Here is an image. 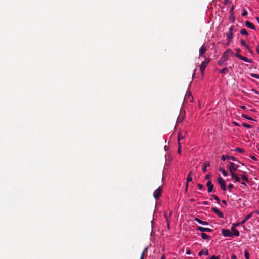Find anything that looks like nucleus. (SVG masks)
Listing matches in <instances>:
<instances>
[{
    "label": "nucleus",
    "mask_w": 259,
    "mask_h": 259,
    "mask_svg": "<svg viewBox=\"0 0 259 259\" xmlns=\"http://www.w3.org/2000/svg\"><path fill=\"white\" fill-rule=\"evenodd\" d=\"M231 176L236 182H239L240 181V178L235 173L231 174Z\"/></svg>",
    "instance_id": "nucleus-23"
},
{
    "label": "nucleus",
    "mask_w": 259,
    "mask_h": 259,
    "mask_svg": "<svg viewBox=\"0 0 259 259\" xmlns=\"http://www.w3.org/2000/svg\"><path fill=\"white\" fill-rule=\"evenodd\" d=\"M234 9V6H232L231 10H233Z\"/></svg>",
    "instance_id": "nucleus-62"
},
{
    "label": "nucleus",
    "mask_w": 259,
    "mask_h": 259,
    "mask_svg": "<svg viewBox=\"0 0 259 259\" xmlns=\"http://www.w3.org/2000/svg\"><path fill=\"white\" fill-rule=\"evenodd\" d=\"M240 108L242 109H246V107L245 106H240Z\"/></svg>",
    "instance_id": "nucleus-50"
},
{
    "label": "nucleus",
    "mask_w": 259,
    "mask_h": 259,
    "mask_svg": "<svg viewBox=\"0 0 259 259\" xmlns=\"http://www.w3.org/2000/svg\"><path fill=\"white\" fill-rule=\"evenodd\" d=\"M211 210L213 212L217 214L218 215V217H220V218H224V215L223 213L221 211H220L217 207H212Z\"/></svg>",
    "instance_id": "nucleus-10"
},
{
    "label": "nucleus",
    "mask_w": 259,
    "mask_h": 259,
    "mask_svg": "<svg viewBox=\"0 0 259 259\" xmlns=\"http://www.w3.org/2000/svg\"><path fill=\"white\" fill-rule=\"evenodd\" d=\"M230 0H225V4H227L229 2Z\"/></svg>",
    "instance_id": "nucleus-51"
},
{
    "label": "nucleus",
    "mask_w": 259,
    "mask_h": 259,
    "mask_svg": "<svg viewBox=\"0 0 259 259\" xmlns=\"http://www.w3.org/2000/svg\"><path fill=\"white\" fill-rule=\"evenodd\" d=\"M233 54V52H232V51L230 49H228L226 51H225L223 53L221 58L224 60V61L226 62L228 60L229 56Z\"/></svg>",
    "instance_id": "nucleus-1"
},
{
    "label": "nucleus",
    "mask_w": 259,
    "mask_h": 259,
    "mask_svg": "<svg viewBox=\"0 0 259 259\" xmlns=\"http://www.w3.org/2000/svg\"><path fill=\"white\" fill-rule=\"evenodd\" d=\"M241 178H242L243 180H244L245 181H246L247 182H249V181H248V178H247V177L246 175H244V174H243V175H241Z\"/></svg>",
    "instance_id": "nucleus-30"
},
{
    "label": "nucleus",
    "mask_w": 259,
    "mask_h": 259,
    "mask_svg": "<svg viewBox=\"0 0 259 259\" xmlns=\"http://www.w3.org/2000/svg\"><path fill=\"white\" fill-rule=\"evenodd\" d=\"M233 124L235 126H240L239 124H238V123L237 122H233Z\"/></svg>",
    "instance_id": "nucleus-43"
},
{
    "label": "nucleus",
    "mask_w": 259,
    "mask_h": 259,
    "mask_svg": "<svg viewBox=\"0 0 259 259\" xmlns=\"http://www.w3.org/2000/svg\"><path fill=\"white\" fill-rule=\"evenodd\" d=\"M258 150L259 151V147L258 148Z\"/></svg>",
    "instance_id": "nucleus-63"
},
{
    "label": "nucleus",
    "mask_w": 259,
    "mask_h": 259,
    "mask_svg": "<svg viewBox=\"0 0 259 259\" xmlns=\"http://www.w3.org/2000/svg\"><path fill=\"white\" fill-rule=\"evenodd\" d=\"M250 158L254 161H257V159L256 158V157L254 156H253V155H251L250 156Z\"/></svg>",
    "instance_id": "nucleus-42"
},
{
    "label": "nucleus",
    "mask_w": 259,
    "mask_h": 259,
    "mask_svg": "<svg viewBox=\"0 0 259 259\" xmlns=\"http://www.w3.org/2000/svg\"><path fill=\"white\" fill-rule=\"evenodd\" d=\"M252 91H253L255 94H258V92L255 89H252Z\"/></svg>",
    "instance_id": "nucleus-49"
},
{
    "label": "nucleus",
    "mask_w": 259,
    "mask_h": 259,
    "mask_svg": "<svg viewBox=\"0 0 259 259\" xmlns=\"http://www.w3.org/2000/svg\"><path fill=\"white\" fill-rule=\"evenodd\" d=\"M253 213H250L249 214H247L245 218L241 221L239 223L241 225H243L247 220H248L252 216Z\"/></svg>",
    "instance_id": "nucleus-16"
},
{
    "label": "nucleus",
    "mask_w": 259,
    "mask_h": 259,
    "mask_svg": "<svg viewBox=\"0 0 259 259\" xmlns=\"http://www.w3.org/2000/svg\"><path fill=\"white\" fill-rule=\"evenodd\" d=\"M229 72L228 69L226 67L223 68L221 70H220L219 72L221 74H226Z\"/></svg>",
    "instance_id": "nucleus-25"
},
{
    "label": "nucleus",
    "mask_w": 259,
    "mask_h": 259,
    "mask_svg": "<svg viewBox=\"0 0 259 259\" xmlns=\"http://www.w3.org/2000/svg\"><path fill=\"white\" fill-rule=\"evenodd\" d=\"M162 188L159 186L153 193V196L156 199H158L161 195Z\"/></svg>",
    "instance_id": "nucleus-7"
},
{
    "label": "nucleus",
    "mask_w": 259,
    "mask_h": 259,
    "mask_svg": "<svg viewBox=\"0 0 259 259\" xmlns=\"http://www.w3.org/2000/svg\"><path fill=\"white\" fill-rule=\"evenodd\" d=\"M144 253L142 252L141 254L140 258V259H144Z\"/></svg>",
    "instance_id": "nucleus-45"
},
{
    "label": "nucleus",
    "mask_w": 259,
    "mask_h": 259,
    "mask_svg": "<svg viewBox=\"0 0 259 259\" xmlns=\"http://www.w3.org/2000/svg\"><path fill=\"white\" fill-rule=\"evenodd\" d=\"M206 48L204 47V45H202L200 48L199 49V56H200L203 54H204L206 52Z\"/></svg>",
    "instance_id": "nucleus-19"
},
{
    "label": "nucleus",
    "mask_w": 259,
    "mask_h": 259,
    "mask_svg": "<svg viewBox=\"0 0 259 259\" xmlns=\"http://www.w3.org/2000/svg\"><path fill=\"white\" fill-rule=\"evenodd\" d=\"M210 177V174H207L206 175V177H205V179H209Z\"/></svg>",
    "instance_id": "nucleus-47"
},
{
    "label": "nucleus",
    "mask_w": 259,
    "mask_h": 259,
    "mask_svg": "<svg viewBox=\"0 0 259 259\" xmlns=\"http://www.w3.org/2000/svg\"><path fill=\"white\" fill-rule=\"evenodd\" d=\"M231 259H237V257L235 254H233L231 256Z\"/></svg>",
    "instance_id": "nucleus-46"
},
{
    "label": "nucleus",
    "mask_w": 259,
    "mask_h": 259,
    "mask_svg": "<svg viewBox=\"0 0 259 259\" xmlns=\"http://www.w3.org/2000/svg\"><path fill=\"white\" fill-rule=\"evenodd\" d=\"M241 185L246 186V183L244 182H242L241 183Z\"/></svg>",
    "instance_id": "nucleus-53"
},
{
    "label": "nucleus",
    "mask_w": 259,
    "mask_h": 259,
    "mask_svg": "<svg viewBox=\"0 0 259 259\" xmlns=\"http://www.w3.org/2000/svg\"><path fill=\"white\" fill-rule=\"evenodd\" d=\"M218 182L220 185L221 189L223 191H226L227 189L226 186V183L221 177H220L218 178Z\"/></svg>",
    "instance_id": "nucleus-4"
},
{
    "label": "nucleus",
    "mask_w": 259,
    "mask_h": 259,
    "mask_svg": "<svg viewBox=\"0 0 259 259\" xmlns=\"http://www.w3.org/2000/svg\"><path fill=\"white\" fill-rule=\"evenodd\" d=\"M242 117L249 120H253V119L251 117L248 116L246 114H242Z\"/></svg>",
    "instance_id": "nucleus-28"
},
{
    "label": "nucleus",
    "mask_w": 259,
    "mask_h": 259,
    "mask_svg": "<svg viewBox=\"0 0 259 259\" xmlns=\"http://www.w3.org/2000/svg\"><path fill=\"white\" fill-rule=\"evenodd\" d=\"M256 51L258 53V54H259V47H257L256 48Z\"/></svg>",
    "instance_id": "nucleus-55"
},
{
    "label": "nucleus",
    "mask_w": 259,
    "mask_h": 259,
    "mask_svg": "<svg viewBox=\"0 0 259 259\" xmlns=\"http://www.w3.org/2000/svg\"><path fill=\"white\" fill-rule=\"evenodd\" d=\"M244 256L246 259H249V254L247 250L244 251Z\"/></svg>",
    "instance_id": "nucleus-32"
},
{
    "label": "nucleus",
    "mask_w": 259,
    "mask_h": 259,
    "mask_svg": "<svg viewBox=\"0 0 259 259\" xmlns=\"http://www.w3.org/2000/svg\"><path fill=\"white\" fill-rule=\"evenodd\" d=\"M240 34L245 36H248V35L247 31L245 29H242L240 30Z\"/></svg>",
    "instance_id": "nucleus-26"
},
{
    "label": "nucleus",
    "mask_w": 259,
    "mask_h": 259,
    "mask_svg": "<svg viewBox=\"0 0 259 259\" xmlns=\"http://www.w3.org/2000/svg\"><path fill=\"white\" fill-rule=\"evenodd\" d=\"M147 247H146V248L144 249V250H143V251L142 252H144V253H145V252L146 251H147Z\"/></svg>",
    "instance_id": "nucleus-52"
},
{
    "label": "nucleus",
    "mask_w": 259,
    "mask_h": 259,
    "mask_svg": "<svg viewBox=\"0 0 259 259\" xmlns=\"http://www.w3.org/2000/svg\"><path fill=\"white\" fill-rule=\"evenodd\" d=\"M161 259H165V256L164 255H163L161 257Z\"/></svg>",
    "instance_id": "nucleus-57"
},
{
    "label": "nucleus",
    "mask_w": 259,
    "mask_h": 259,
    "mask_svg": "<svg viewBox=\"0 0 259 259\" xmlns=\"http://www.w3.org/2000/svg\"><path fill=\"white\" fill-rule=\"evenodd\" d=\"M185 131H180L178 134V143H180V140L181 139H183L185 138L186 135Z\"/></svg>",
    "instance_id": "nucleus-9"
},
{
    "label": "nucleus",
    "mask_w": 259,
    "mask_h": 259,
    "mask_svg": "<svg viewBox=\"0 0 259 259\" xmlns=\"http://www.w3.org/2000/svg\"><path fill=\"white\" fill-rule=\"evenodd\" d=\"M241 44L242 46H245L247 49H250L249 46L246 44V43L244 40L241 41Z\"/></svg>",
    "instance_id": "nucleus-29"
},
{
    "label": "nucleus",
    "mask_w": 259,
    "mask_h": 259,
    "mask_svg": "<svg viewBox=\"0 0 259 259\" xmlns=\"http://www.w3.org/2000/svg\"><path fill=\"white\" fill-rule=\"evenodd\" d=\"M225 62H226L224 61V60L222 58H221L220 60L218 61V64L220 66L226 65V63H225Z\"/></svg>",
    "instance_id": "nucleus-24"
},
{
    "label": "nucleus",
    "mask_w": 259,
    "mask_h": 259,
    "mask_svg": "<svg viewBox=\"0 0 259 259\" xmlns=\"http://www.w3.org/2000/svg\"><path fill=\"white\" fill-rule=\"evenodd\" d=\"M202 203L203 205H208V202L207 201H204Z\"/></svg>",
    "instance_id": "nucleus-48"
},
{
    "label": "nucleus",
    "mask_w": 259,
    "mask_h": 259,
    "mask_svg": "<svg viewBox=\"0 0 259 259\" xmlns=\"http://www.w3.org/2000/svg\"><path fill=\"white\" fill-rule=\"evenodd\" d=\"M186 254H190V250H188V251L186 252Z\"/></svg>",
    "instance_id": "nucleus-56"
},
{
    "label": "nucleus",
    "mask_w": 259,
    "mask_h": 259,
    "mask_svg": "<svg viewBox=\"0 0 259 259\" xmlns=\"http://www.w3.org/2000/svg\"><path fill=\"white\" fill-rule=\"evenodd\" d=\"M236 50L237 52H240L241 51L240 49H237Z\"/></svg>",
    "instance_id": "nucleus-60"
},
{
    "label": "nucleus",
    "mask_w": 259,
    "mask_h": 259,
    "mask_svg": "<svg viewBox=\"0 0 259 259\" xmlns=\"http://www.w3.org/2000/svg\"><path fill=\"white\" fill-rule=\"evenodd\" d=\"M171 213H172V212H170V214H169V217H170L171 215Z\"/></svg>",
    "instance_id": "nucleus-61"
},
{
    "label": "nucleus",
    "mask_w": 259,
    "mask_h": 259,
    "mask_svg": "<svg viewBox=\"0 0 259 259\" xmlns=\"http://www.w3.org/2000/svg\"><path fill=\"white\" fill-rule=\"evenodd\" d=\"M197 186L200 190H202L203 189V185L201 184H198Z\"/></svg>",
    "instance_id": "nucleus-38"
},
{
    "label": "nucleus",
    "mask_w": 259,
    "mask_h": 259,
    "mask_svg": "<svg viewBox=\"0 0 259 259\" xmlns=\"http://www.w3.org/2000/svg\"><path fill=\"white\" fill-rule=\"evenodd\" d=\"M222 202L224 204H226V203H227L226 200H223Z\"/></svg>",
    "instance_id": "nucleus-54"
},
{
    "label": "nucleus",
    "mask_w": 259,
    "mask_h": 259,
    "mask_svg": "<svg viewBox=\"0 0 259 259\" xmlns=\"http://www.w3.org/2000/svg\"><path fill=\"white\" fill-rule=\"evenodd\" d=\"M201 237L204 240H209L210 239V237L204 233H201Z\"/></svg>",
    "instance_id": "nucleus-22"
},
{
    "label": "nucleus",
    "mask_w": 259,
    "mask_h": 259,
    "mask_svg": "<svg viewBox=\"0 0 259 259\" xmlns=\"http://www.w3.org/2000/svg\"><path fill=\"white\" fill-rule=\"evenodd\" d=\"M250 76L252 77H254V78H257V79H259V75L258 74H254V73H250Z\"/></svg>",
    "instance_id": "nucleus-33"
},
{
    "label": "nucleus",
    "mask_w": 259,
    "mask_h": 259,
    "mask_svg": "<svg viewBox=\"0 0 259 259\" xmlns=\"http://www.w3.org/2000/svg\"><path fill=\"white\" fill-rule=\"evenodd\" d=\"M209 62V60L206 59V60L205 61H203L201 63L200 69V71L202 74H204L205 69Z\"/></svg>",
    "instance_id": "nucleus-3"
},
{
    "label": "nucleus",
    "mask_w": 259,
    "mask_h": 259,
    "mask_svg": "<svg viewBox=\"0 0 259 259\" xmlns=\"http://www.w3.org/2000/svg\"><path fill=\"white\" fill-rule=\"evenodd\" d=\"M194 220L199 223L200 224L203 225H208V223L206 221H202L200 219H199L198 218H195Z\"/></svg>",
    "instance_id": "nucleus-17"
},
{
    "label": "nucleus",
    "mask_w": 259,
    "mask_h": 259,
    "mask_svg": "<svg viewBox=\"0 0 259 259\" xmlns=\"http://www.w3.org/2000/svg\"><path fill=\"white\" fill-rule=\"evenodd\" d=\"M240 225V223H234L232 225V226L231 228V230L232 231V232H233V234L234 236H239V232L238 230H237L236 229V227L239 226Z\"/></svg>",
    "instance_id": "nucleus-2"
},
{
    "label": "nucleus",
    "mask_w": 259,
    "mask_h": 259,
    "mask_svg": "<svg viewBox=\"0 0 259 259\" xmlns=\"http://www.w3.org/2000/svg\"><path fill=\"white\" fill-rule=\"evenodd\" d=\"M226 159L231 160L232 161H235L236 160V158L232 156L224 155L222 156V157H221V160H222L225 161Z\"/></svg>",
    "instance_id": "nucleus-12"
},
{
    "label": "nucleus",
    "mask_w": 259,
    "mask_h": 259,
    "mask_svg": "<svg viewBox=\"0 0 259 259\" xmlns=\"http://www.w3.org/2000/svg\"><path fill=\"white\" fill-rule=\"evenodd\" d=\"M208 254V251L207 249H203L202 250L200 251L198 253V255L199 256H201L202 254H204L205 255H207Z\"/></svg>",
    "instance_id": "nucleus-20"
},
{
    "label": "nucleus",
    "mask_w": 259,
    "mask_h": 259,
    "mask_svg": "<svg viewBox=\"0 0 259 259\" xmlns=\"http://www.w3.org/2000/svg\"><path fill=\"white\" fill-rule=\"evenodd\" d=\"M210 259H219V257L216 256L215 255H213Z\"/></svg>",
    "instance_id": "nucleus-44"
},
{
    "label": "nucleus",
    "mask_w": 259,
    "mask_h": 259,
    "mask_svg": "<svg viewBox=\"0 0 259 259\" xmlns=\"http://www.w3.org/2000/svg\"><path fill=\"white\" fill-rule=\"evenodd\" d=\"M235 150L239 153H242L243 152V150L242 148H236Z\"/></svg>",
    "instance_id": "nucleus-39"
},
{
    "label": "nucleus",
    "mask_w": 259,
    "mask_h": 259,
    "mask_svg": "<svg viewBox=\"0 0 259 259\" xmlns=\"http://www.w3.org/2000/svg\"><path fill=\"white\" fill-rule=\"evenodd\" d=\"M212 196L213 197V198H214V199L215 200L216 202L217 203H220V199L219 198V197L216 196V195H212Z\"/></svg>",
    "instance_id": "nucleus-36"
},
{
    "label": "nucleus",
    "mask_w": 259,
    "mask_h": 259,
    "mask_svg": "<svg viewBox=\"0 0 259 259\" xmlns=\"http://www.w3.org/2000/svg\"><path fill=\"white\" fill-rule=\"evenodd\" d=\"M206 186L208 187V192L210 193L212 192L213 188V185L212 184L211 181L209 180L207 182Z\"/></svg>",
    "instance_id": "nucleus-14"
},
{
    "label": "nucleus",
    "mask_w": 259,
    "mask_h": 259,
    "mask_svg": "<svg viewBox=\"0 0 259 259\" xmlns=\"http://www.w3.org/2000/svg\"><path fill=\"white\" fill-rule=\"evenodd\" d=\"M164 217L167 222V226H168V227H169V221H168V217L167 216V215L165 213L164 214Z\"/></svg>",
    "instance_id": "nucleus-41"
},
{
    "label": "nucleus",
    "mask_w": 259,
    "mask_h": 259,
    "mask_svg": "<svg viewBox=\"0 0 259 259\" xmlns=\"http://www.w3.org/2000/svg\"><path fill=\"white\" fill-rule=\"evenodd\" d=\"M239 167L238 165L235 164L233 162H230L229 165V169L230 174L235 173L234 171H236L237 168Z\"/></svg>",
    "instance_id": "nucleus-5"
},
{
    "label": "nucleus",
    "mask_w": 259,
    "mask_h": 259,
    "mask_svg": "<svg viewBox=\"0 0 259 259\" xmlns=\"http://www.w3.org/2000/svg\"><path fill=\"white\" fill-rule=\"evenodd\" d=\"M255 213L259 215V211L258 210H256L255 211Z\"/></svg>",
    "instance_id": "nucleus-59"
},
{
    "label": "nucleus",
    "mask_w": 259,
    "mask_h": 259,
    "mask_svg": "<svg viewBox=\"0 0 259 259\" xmlns=\"http://www.w3.org/2000/svg\"><path fill=\"white\" fill-rule=\"evenodd\" d=\"M192 180V178L191 177V176H190V175H188V176H187V182H191Z\"/></svg>",
    "instance_id": "nucleus-37"
},
{
    "label": "nucleus",
    "mask_w": 259,
    "mask_h": 259,
    "mask_svg": "<svg viewBox=\"0 0 259 259\" xmlns=\"http://www.w3.org/2000/svg\"><path fill=\"white\" fill-rule=\"evenodd\" d=\"M235 56L236 57H238V58H239L240 59L244 61V62H248V63H252L253 62L252 60L251 59H249L246 57L242 56L239 53L235 54Z\"/></svg>",
    "instance_id": "nucleus-6"
},
{
    "label": "nucleus",
    "mask_w": 259,
    "mask_h": 259,
    "mask_svg": "<svg viewBox=\"0 0 259 259\" xmlns=\"http://www.w3.org/2000/svg\"><path fill=\"white\" fill-rule=\"evenodd\" d=\"M245 25H246V26L248 28H250V29H255V27H254V26L253 25V24L251 22H250V21H246L245 22Z\"/></svg>",
    "instance_id": "nucleus-18"
},
{
    "label": "nucleus",
    "mask_w": 259,
    "mask_h": 259,
    "mask_svg": "<svg viewBox=\"0 0 259 259\" xmlns=\"http://www.w3.org/2000/svg\"><path fill=\"white\" fill-rule=\"evenodd\" d=\"M219 170L222 173L224 176H227L228 175L227 172L223 168H220Z\"/></svg>",
    "instance_id": "nucleus-27"
},
{
    "label": "nucleus",
    "mask_w": 259,
    "mask_h": 259,
    "mask_svg": "<svg viewBox=\"0 0 259 259\" xmlns=\"http://www.w3.org/2000/svg\"><path fill=\"white\" fill-rule=\"evenodd\" d=\"M196 229L201 232H212V230L211 229L208 228H204V227H201V226H197Z\"/></svg>",
    "instance_id": "nucleus-13"
},
{
    "label": "nucleus",
    "mask_w": 259,
    "mask_h": 259,
    "mask_svg": "<svg viewBox=\"0 0 259 259\" xmlns=\"http://www.w3.org/2000/svg\"><path fill=\"white\" fill-rule=\"evenodd\" d=\"M210 166V162L208 161H205L202 165V171L203 172H206L207 171V167H209Z\"/></svg>",
    "instance_id": "nucleus-15"
},
{
    "label": "nucleus",
    "mask_w": 259,
    "mask_h": 259,
    "mask_svg": "<svg viewBox=\"0 0 259 259\" xmlns=\"http://www.w3.org/2000/svg\"><path fill=\"white\" fill-rule=\"evenodd\" d=\"M242 16H245L246 15H247V11L245 10V9H243L242 10Z\"/></svg>",
    "instance_id": "nucleus-34"
},
{
    "label": "nucleus",
    "mask_w": 259,
    "mask_h": 259,
    "mask_svg": "<svg viewBox=\"0 0 259 259\" xmlns=\"http://www.w3.org/2000/svg\"><path fill=\"white\" fill-rule=\"evenodd\" d=\"M256 20H257V22L259 23V17L256 18Z\"/></svg>",
    "instance_id": "nucleus-58"
},
{
    "label": "nucleus",
    "mask_w": 259,
    "mask_h": 259,
    "mask_svg": "<svg viewBox=\"0 0 259 259\" xmlns=\"http://www.w3.org/2000/svg\"><path fill=\"white\" fill-rule=\"evenodd\" d=\"M242 126L248 128V129H249V128H251V126L249 124H248L246 123H242Z\"/></svg>",
    "instance_id": "nucleus-31"
},
{
    "label": "nucleus",
    "mask_w": 259,
    "mask_h": 259,
    "mask_svg": "<svg viewBox=\"0 0 259 259\" xmlns=\"http://www.w3.org/2000/svg\"><path fill=\"white\" fill-rule=\"evenodd\" d=\"M181 143H178V153L180 154L181 153Z\"/></svg>",
    "instance_id": "nucleus-35"
},
{
    "label": "nucleus",
    "mask_w": 259,
    "mask_h": 259,
    "mask_svg": "<svg viewBox=\"0 0 259 259\" xmlns=\"http://www.w3.org/2000/svg\"><path fill=\"white\" fill-rule=\"evenodd\" d=\"M233 187V185L232 184H229L228 186V189L230 192L231 190V189Z\"/></svg>",
    "instance_id": "nucleus-40"
},
{
    "label": "nucleus",
    "mask_w": 259,
    "mask_h": 259,
    "mask_svg": "<svg viewBox=\"0 0 259 259\" xmlns=\"http://www.w3.org/2000/svg\"><path fill=\"white\" fill-rule=\"evenodd\" d=\"M222 233L224 237H232L234 236L229 229H222Z\"/></svg>",
    "instance_id": "nucleus-8"
},
{
    "label": "nucleus",
    "mask_w": 259,
    "mask_h": 259,
    "mask_svg": "<svg viewBox=\"0 0 259 259\" xmlns=\"http://www.w3.org/2000/svg\"><path fill=\"white\" fill-rule=\"evenodd\" d=\"M232 28L230 27L229 28V32L227 33H226V38L227 40L228 41V42L230 43L231 41L232 40L233 38V35H232Z\"/></svg>",
    "instance_id": "nucleus-11"
},
{
    "label": "nucleus",
    "mask_w": 259,
    "mask_h": 259,
    "mask_svg": "<svg viewBox=\"0 0 259 259\" xmlns=\"http://www.w3.org/2000/svg\"><path fill=\"white\" fill-rule=\"evenodd\" d=\"M185 99L189 100V101L190 102H192L193 98L192 95L191 94L188 93L186 95Z\"/></svg>",
    "instance_id": "nucleus-21"
}]
</instances>
